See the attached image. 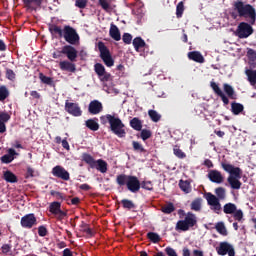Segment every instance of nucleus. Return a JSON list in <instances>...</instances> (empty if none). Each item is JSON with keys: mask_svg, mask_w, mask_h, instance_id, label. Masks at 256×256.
<instances>
[{"mask_svg": "<svg viewBox=\"0 0 256 256\" xmlns=\"http://www.w3.org/2000/svg\"><path fill=\"white\" fill-rule=\"evenodd\" d=\"M231 17L233 19L238 17L246 19L245 22H240L237 26L236 35L238 38H249V35L254 33L253 25L256 24V8L251 3H245L242 0L234 1Z\"/></svg>", "mask_w": 256, "mask_h": 256, "instance_id": "1", "label": "nucleus"}, {"mask_svg": "<svg viewBox=\"0 0 256 256\" xmlns=\"http://www.w3.org/2000/svg\"><path fill=\"white\" fill-rule=\"evenodd\" d=\"M49 31L52 35H58V38H64V40L68 42V45L62 47V53L67 56V59L75 63V61H77L78 52L74 45H79L80 36L79 33H77V30L74 29V26L66 24L64 29H61V26L51 24V26H49Z\"/></svg>", "mask_w": 256, "mask_h": 256, "instance_id": "2", "label": "nucleus"}, {"mask_svg": "<svg viewBox=\"0 0 256 256\" xmlns=\"http://www.w3.org/2000/svg\"><path fill=\"white\" fill-rule=\"evenodd\" d=\"M100 122L103 125L109 123V129L117 137H126V126L118 114H104L100 116Z\"/></svg>", "mask_w": 256, "mask_h": 256, "instance_id": "3", "label": "nucleus"}, {"mask_svg": "<svg viewBox=\"0 0 256 256\" xmlns=\"http://www.w3.org/2000/svg\"><path fill=\"white\" fill-rule=\"evenodd\" d=\"M179 220L176 222L177 232H188L189 229L195 227L198 223L196 213L178 209Z\"/></svg>", "mask_w": 256, "mask_h": 256, "instance_id": "4", "label": "nucleus"}, {"mask_svg": "<svg viewBox=\"0 0 256 256\" xmlns=\"http://www.w3.org/2000/svg\"><path fill=\"white\" fill-rule=\"evenodd\" d=\"M221 167L225 172H228V183L233 190H240L242 186V169L241 167H235L234 165L229 164V162H221Z\"/></svg>", "mask_w": 256, "mask_h": 256, "instance_id": "5", "label": "nucleus"}, {"mask_svg": "<svg viewBox=\"0 0 256 256\" xmlns=\"http://www.w3.org/2000/svg\"><path fill=\"white\" fill-rule=\"evenodd\" d=\"M225 197L226 188L223 187L215 188V195H213V192H204V198L210 206L211 211L218 214L222 213V204L220 199H225Z\"/></svg>", "mask_w": 256, "mask_h": 256, "instance_id": "6", "label": "nucleus"}, {"mask_svg": "<svg viewBox=\"0 0 256 256\" xmlns=\"http://www.w3.org/2000/svg\"><path fill=\"white\" fill-rule=\"evenodd\" d=\"M211 89L216 93V95H219L222 102H224V105H229V98L231 100H237V93L231 84H223L224 91H222L217 82H211Z\"/></svg>", "mask_w": 256, "mask_h": 256, "instance_id": "7", "label": "nucleus"}, {"mask_svg": "<svg viewBox=\"0 0 256 256\" xmlns=\"http://www.w3.org/2000/svg\"><path fill=\"white\" fill-rule=\"evenodd\" d=\"M116 183L118 185H126L130 192H139L141 190V181L138 179V176L132 174H118L116 176Z\"/></svg>", "mask_w": 256, "mask_h": 256, "instance_id": "8", "label": "nucleus"}, {"mask_svg": "<svg viewBox=\"0 0 256 256\" xmlns=\"http://www.w3.org/2000/svg\"><path fill=\"white\" fill-rule=\"evenodd\" d=\"M82 160L87 163L92 169H98V172L106 174L108 172V162L99 158L95 160L91 153H82Z\"/></svg>", "mask_w": 256, "mask_h": 256, "instance_id": "9", "label": "nucleus"}, {"mask_svg": "<svg viewBox=\"0 0 256 256\" xmlns=\"http://www.w3.org/2000/svg\"><path fill=\"white\" fill-rule=\"evenodd\" d=\"M98 49L100 51V59H102V61H104L105 65H107V68H112L115 61L110 52V49L107 47V45H105V42L100 40L98 42Z\"/></svg>", "mask_w": 256, "mask_h": 256, "instance_id": "10", "label": "nucleus"}, {"mask_svg": "<svg viewBox=\"0 0 256 256\" xmlns=\"http://www.w3.org/2000/svg\"><path fill=\"white\" fill-rule=\"evenodd\" d=\"M94 71L96 72V75H98L100 81H111V72H107L105 66H103V63H95Z\"/></svg>", "mask_w": 256, "mask_h": 256, "instance_id": "11", "label": "nucleus"}, {"mask_svg": "<svg viewBox=\"0 0 256 256\" xmlns=\"http://www.w3.org/2000/svg\"><path fill=\"white\" fill-rule=\"evenodd\" d=\"M216 251L218 252V255L221 256H235V250L228 241H221L219 247L216 248Z\"/></svg>", "mask_w": 256, "mask_h": 256, "instance_id": "12", "label": "nucleus"}, {"mask_svg": "<svg viewBox=\"0 0 256 256\" xmlns=\"http://www.w3.org/2000/svg\"><path fill=\"white\" fill-rule=\"evenodd\" d=\"M20 224L26 229H31L35 225H38V220L35 216V213H26L25 216H22Z\"/></svg>", "mask_w": 256, "mask_h": 256, "instance_id": "13", "label": "nucleus"}, {"mask_svg": "<svg viewBox=\"0 0 256 256\" xmlns=\"http://www.w3.org/2000/svg\"><path fill=\"white\" fill-rule=\"evenodd\" d=\"M52 174L53 176H56L57 179H62V181H70L71 179L70 172H68L62 165L53 167Z\"/></svg>", "mask_w": 256, "mask_h": 256, "instance_id": "14", "label": "nucleus"}, {"mask_svg": "<svg viewBox=\"0 0 256 256\" xmlns=\"http://www.w3.org/2000/svg\"><path fill=\"white\" fill-rule=\"evenodd\" d=\"M65 110L68 112V114H71L72 116H82L83 114L79 102H70L69 100H66Z\"/></svg>", "mask_w": 256, "mask_h": 256, "instance_id": "15", "label": "nucleus"}, {"mask_svg": "<svg viewBox=\"0 0 256 256\" xmlns=\"http://www.w3.org/2000/svg\"><path fill=\"white\" fill-rule=\"evenodd\" d=\"M104 107H103V102H101L100 100H91V102H89L88 105V111L89 114H100L101 111H103Z\"/></svg>", "mask_w": 256, "mask_h": 256, "instance_id": "16", "label": "nucleus"}, {"mask_svg": "<svg viewBox=\"0 0 256 256\" xmlns=\"http://www.w3.org/2000/svg\"><path fill=\"white\" fill-rule=\"evenodd\" d=\"M208 179L212 183H223L224 176L222 172L219 171V169H210V171L208 172Z\"/></svg>", "mask_w": 256, "mask_h": 256, "instance_id": "17", "label": "nucleus"}, {"mask_svg": "<svg viewBox=\"0 0 256 256\" xmlns=\"http://www.w3.org/2000/svg\"><path fill=\"white\" fill-rule=\"evenodd\" d=\"M59 68L60 70L67 72H76L77 70L76 63H74V61H70V59H68V61H60Z\"/></svg>", "mask_w": 256, "mask_h": 256, "instance_id": "18", "label": "nucleus"}, {"mask_svg": "<svg viewBox=\"0 0 256 256\" xmlns=\"http://www.w3.org/2000/svg\"><path fill=\"white\" fill-rule=\"evenodd\" d=\"M3 179L7 183H18V181H19L18 176H16V174H14V172H11L10 169H7V171L4 172Z\"/></svg>", "mask_w": 256, "mask_h": 256, "instance_id": "19", "label": "nucleus"}, {"mask_svg": "<svg viewBox=\"0 0 256 256\" xmlns=\"http://www.w3.org/2000/svg\"><path fill=\"white\" fill-rule=\"evenodd\" d=\"M244 109L245 107L244 105H242V102H236V100H234V102H231L232 114L239 115L242 113V111H244Z\"/></svg>", "mask_w": 256, "mask_h": 256, "instance_id": "20", "label": "nucleus"}, {"mask_svg": "<svg viewBox=\"0 0 256 256\" xmlns=\"http://www.w3.org/2000/svg\"><path fill=\"white\" fill-rule=\"evenodd\" d=\"M110 37L113 38V40H121V33L119 31V28L116 24L110 25V31H109Z\"/></svg>", "mask_w": 256, "mask_h": 256, "instance_id": "21", "label": "nucleus"}, {"mask_svg": "<svg viewBox=\"0 0 256 256\" xmlns=\"http://www.w3.org/2000/svg\"><path fill=\"white\" fill-rule=\"evenodd\" d=\"M133 47L136 51H140V49H143V47H147V42L141 36H138L133 39Z\"/></svg>", "mask_w": 256, "mask_h": 256, "instance_id": "22", "label": "nucleus"}, {"mask_svg": "<svg viewBox=\"0 0 256 256\" xmlns=\"http://www.w3.org/2000/svg\"><path fill=\"white\" fill-rule=\"evenodd\" d=\"M188 59L196 61L197 63H204L205 58L201 52H188Z\"/></svg>", "mask_w": 256, "mask_h": 256, "instance_id": "23", "label": "nucleus"}, {"mask_svg": "<svg viewBox=\"0 0 256 256\" xmlns=\"http://www.w3.org/2000/svg\"><path fill=\"white\" fill-rule=\"evenodd\" d=\"M85 125L87 128H89V130H93L94 132H96L100 128V123L98 122V119H87V121H85Z\"/></svg>", "mask_w": 256, "mask_h": 256, "instance_id": "24", "label": "nucleus"}, {"mask_svg": "<svg viewBox=\"0 0 256 256\" xmlns=\"http://www.w3.org/2000/svg\"><path fill=\"white\" fill-rule=\"evenodd\" d=\"M202 204H203V198L202 197H196L191 202L190 206L193 211H201L202 210Z\"/></svg>", "mask_w": 256, "mask_h": 256, "instance_id": "25", "label": "nucleus"}, {"mask_svg": "<svg viewBox=\"0 0 256 256\" xmlns=\"http://www.w3.org/2000/svg\"><path fill=\"white\" fill-rule=\"evenodd\" d=\"M130 125H131V128H133L134 130H138V131H141V132H142L143 123H142V121L138 118V116H134V118L131 119Z\"/></svg>", "mask_w": 256, "mask_h": 256, "instance_id": "26", "label": "nucleus"}, {"mask_svg": "<svg viewBox=\"0 0 256 256\" xmlns=\"http://www.w3.org/2000/svg\"><path fill=\"white\" fill-rule=\"evenodd\" d=\"M179 188L183 190L185 193H189L192 190L191 182L190 181H184L183 179H180L179 181Z\"/></svg>", "mask_w": 256, "mask_h": 256, "instance_id": "27", "label": "nucleus"}, {"mask_svg": "<svg viewBox=\"0 0 256 256\" xmlns=\"http://www.w3.org/2000/svg\"><path fill=\"white\" fill-rule=\"evenodd\" d=\"M39 79L42 81V84H48L49 86H52L54 84L53 77H48L47 75H44V72H39Z\"/></svg>", "mask_w": 256, "mask_h": 256, "instance_id": "28", "label": "nucleus"}, {"mask_svg": "<svg viewBox=\"0 0 256 256\" xmlns=\"http://www.w3.org/2000/svg\"><path fill=\"white\" fill-rule=\"evenodd\" d=\"M246 76H247L250 84H252L254 86L256 84V70L247 69Z\"/></svg>", "mask_w": 256, "mask_h": 256, "instance_id": "29", "label": "nucleus"}, {"mask_svg": "<svg viewBox=\"0 0 256 256\" xmlns=\"http://www.w3.org/2000/svg\"><path fill=\"white\" fill-rule=\"evenodd\" d=\"M132 146H133V151H136L138 153H147V149H145V146H143L141 142H136V140H133Z\"/></svg>", "mask_w": 256, "mask_h": 256, "instance_id": "30", "label": "nucleus"}, {"mask_svg": "<svg viewBox=\"0 0 256 256\" xmlns=\"http://www.w3.org/2000/svg\"><path fill=\"white\" fill-rule=\"evenodd\" d=\"M224 213H233L235 218V211H237V205L233 204L232 202H228L227 204H224Z\"/></svg>", "mask_w": 256, "mask_h": 256, "instance_id": "31", "label": "nucleus"}, {"mask_svg": "<svg viewBox=\"0 0 256 256\" xmlns=\"http://www.w3.org/2000/svg\"><path fill=\"white\" fill-rule=\"evenodd\" d=\"M148 114L150 116V119L155 123L161 121V114H159L156 109H149Z\"/></svg>", "mask_w": 256, "mask_h": 256, "instance_id": "32", "label": "nucleus"}, {"mask_svg": "<svg viewBox=\"0 0 256 256\" xmlns=\"http://www.w3.org/2000/svg\"><path fill=\"white\" fill-rule=\"evenodd\" d=\"M217 232L219 234H222L223 236H227L228 231H227V227L225 225V222H217L215 225Z\"/></svg>", "mask_w": 256, "mask_h": 256, "instance_id": "33", "label": "nucleus"}, {"mask_svg": "<svg viewBox=\"0 0 256 256\" xmlns=\"http://www.w3.org/2000/svg\"><path fill=\"white\" fill-rule=\"evenodd\" d=\"M60 202H52L49 206V211L59 219Z\"/></svg>", "mask_w": 256, "mask_h": 256, "instance_id": "34", "label": "nucleus"}, {"mask_svg": "<svg viewBox=\"0 0 256 256\" xmlns=\"http://www.w3.org/2000/svg\"><path fill=\"white\" fill-rule=\"evenodd\" d=\"M161 211L167 214L173 213L175 211V204H173V202H169L161 207Z\"/></svg>", "mask_w": 256, "mask_h": 256, "instance_id": "35", "label": "nucleus"}, {"mask_svg": "<svg viewBox=\"0 0 256 256\" xmlns=\"http://www.w3.org/2000/svg\"><path fill=\"white\" fill-rule=\"evenodd\" d=\"M173 153L174 155H176V158L184 159L187 157L185 151H182V149H180V146L177 145L174 146Z\"/></svg>", "mask_w": 256, "mask_h": 256, "instance_id": "36", "label": "nucleus"}, {"mask_svg": "<svg viewBox=\"0 0 256 256\" xmlns=\"http://www.w3.org/2000/svg\"><path fill=\"white\" fill-rule=\"evenodd\" d=\"M147 237L152 243H159L161 241V236L157 232H148Z\"/></svg>", "mask_w": 256, "mask_h": 256, "instance_id": "37", "label": "nucleus"}, {"mask_svg": "<svg viewBox=\"0 0 256 256\" xmlns=\"http://www.w3.org/2000/svg\"><path fill=\"white\" fill-rule=\"evenodd\" d=\"M140 137L143 141L150 139L152 137V130H148L147 128H141Z\"/></svg>", "mask_w": 256, "mask_h": 256, "instance_id": "38", "label": "nucleus"}, {"mask_svg": "<svg viewBox=\"0 0 256 256\" xmlns=\"http://www.w3.org/2000/svg\"><path fill=\"white\" fill-rule=\"evenodd\" d=\"M121 203H122L124 209H129V210L135 209V204L132 201V199H122Z\"/></svg>", "mask_w": 256, "mask_h": 256, "instance_id": "39", "label": "nucleus"}, {"mask_svg": "<svg viewBox=\"0 0 256 256\" xmlns=\"http://www.w3.org/2000/svg\"><path fill=\"white\" fill-rule=\"evenodd\" d=\"M43 0H23L24 5L26 8L34 9V5H41Z\"/></svg>", "mask_w": 256, "mask_h": 256, "instance_id": "40", "label": "nucleus"}, {"mask_svg": "<svg viewBox=\"0 0 256 256\" xmlns=\"http://www.w3.org/2000/svg\"><path fill=\"white\" fill-rule=\"evenodd\" d=\"M9 96V90L7 86H0V101L6 100Z\"/></svg>", "mask_w": 256, "mask_h": 256, "instance_id": "41", "label": "nucleus"}, {"mask_svg": "<svg viewBox=\"0 0 256 256\" xmlns=\"http://www.w3.org/2000/svg\"><path fill=\"white\" fill-rule=\"evenodd\" d=\"M184 10H185V5H184L183 1H180L176 7V16L178 18L182 17Z\"/></svg>", "mask_w": 256, "mask_h": 256, "instance_id": "42", "label": "nucleus"}, {"mask_svg": "<svg viewBox=\"0 0 256 256\" xmlns=\"http://www.w3.org/2000/svg\"><path fill=\"white\" fill-rule=\"evenodd\" d=\"M140 188H143L144 190H154L152 181H141Z\"/></svg>", "mask_w": 256, "mask_h": 256, "instance_id": "43", "label": "nucleus"}, {"mask_svg": "<svg viewBox=\"0 0 256 256\" xmlns=\"http://www.w3.org/2000/svg\"><path fill=\"white\" fill-rule=\"evenodd\" d=\"M243 218H244V213L242 209H237V206H236V211H234V219L237 220L238 222H242Z\"/></svg>", "mask_w": 256, "mask_h": 256, "instance_id": "44", "label": "nucleus"}, {"mask_svg": "<svg viewBox=\"0 0 256 256\" xmlns=\"http://www.w3.org/2000/svg\"><path fill=\"white\" fill-rule=\"evenodd\" d=\"M81 227H83V232L88 234V236H94L93 229L87 225V222H82Z\"/></svg>", "mask_w": 256, "mask_h": 256, "instance_id": "45", "label": "nucleus"}, {"mask_svg": "<svg viewBox=\"0 0 256 256\" xmlns=\"http://www.w3.org/2000/svg\"><path fill=\"white\" fill-rule=\"evenodd\" d=\"M111 3L112 1H108V0H99V4L101 5V8H103V10H106L107 12L110 10L111 8Z\"/></svg>", "mask_w": 256, "mask_h": 256, "instance_id": "46", "label": "nucleus"}, {"mask_svg": "<svg viewBox=\"0 0 256 256\" xmlns=\"http://www.w3.org/2000/svg\"><path fill=\"white\" fill-rule=\"evenodd\" d=\"M11 119L10 114H8V112H1L0 113V121L1 123H4V125H6V123Z\"/></svg>", "mask_w": 256, "mask_h": 256, "instance_id": "47", "label": "nucleus"}, {"mask_svg": "<svg viewBox=\"0 0 256 256\" xmlns=\"http://www.w3.org/2000/svg\"><path fill=\"white\" fill-rule=\"evenodd\" d=\"M88 0H76V8L84 9L87 8Z\"/></svg>", "mask_w": 256, "mask_h": 256, "instance_id": "48", "label": "nucleus"}, {"mask_svg": "<svg viewBox=\"0 0 256 256\" xmlns=\"http://www.w3.org/2000/svg\"><path fill=\"white\" fill-rule=\"evenodd\" d=\"M133 40V36L131 33H124L123 34V41L126 45H131V42Z\"/></svg>", "mask_w": 256, "mask_h": 256, "instance_id": "49", "label": "nucleus"}, {"mask_svg": "<svg viewBox=\"0 0 256 256\" xmlns=\"http://www.w3.org/2000/svg\"><path fill=\"white\" fill-rule=\"evenodd\" d=\"M38 234H39V236H47V234H48L47 227H45V225H40L38 227Z\"/></svg>", "mask_w": 256, "mask_h": 256, "instance_id": "50", "label": "nucleus"}, {"mask_svg": "<svg viewBox=\"0 0 256 256\" xmlns=\"http://www.w3.org/2000/svg\"><path fill=\"white\" fill-rule=\"evenodd\" d=\"M12 250V246L10 243H4L2 246V252L4 255H8V252Z\"/></svg>", "mask_w": 256, "mask_h": 256, "instance_id": "51", "label": "nucleus"}, {"mask_svg": "<svg viewBox=\"0 0 256 256\" xmlns=\"http://www.w3.org/2000/svg\"><path fill=\"white\" fill-rule=\"evenodd\" d=\"M50 195L55 196L57 199H65L63 192L57 190H51Z\"/></svg>", "mask_w": 256, "mask_h": 256, "instance_id": "52", "label": "nucleus"}, {"mask_svg": "<svg viewBox=\"0 0 256 256\" xmlns=\"http://www.w3.org/2000/svg\"><path fill=\"white\" fill-rule=\"evenodd\" d=\"M165 252H166V255L168 256H178V252H176V250H174V248H171L170 246L165 248Z\"/></svg>", "mask_w": 256, "mask_h": 256, "instance_id": "53", "label": "nucleus"}, {"mask_svg": "<svg viewBox=\"0 0 256 256\" xmlns=\"http://www.w3.org/2000/svg\"><path fill=\"white\" fill-rule=\"evenodd\" d=\"M67 212L62 211L61 209V202H59V210H58V220H64L66 218Z\"/></svg>", "mask_w": 256, "mask_h": 256, "instance_id": "54", "label": "nucleus"}, {"mask_svg": "<svg viewBox=\"0 0 256 256\" xmlns=\"http://www.w3.org/2000/svg\"><path fill=\"white\" fill-rule=\"evenodd\" d=\"M6 77H7V79H11V80L15 79L16 75H15L14 70H12L11 68H7L6 69Z\"/></svg>", "mask_w": 256, "mask_h": 256, "instance_id": "55", "label": "nucleus"}, {"mask_svg": "<svg viewBox=\"0 0 256 256\" xmlns=\"http://www.w3.org/2000/svg\"><path fill=\"white\" fill-rule=\"evenodd\" d=\"M247 56H248V59H250L251 61H255L256 59L255 49H248Z\"/></svg>", "mask_w": 256, "mask_h": 256, "instance_id": "56", "label": "nucleus"}, {"mask_svg": "<svg viewBox=\"0 0 256 256\" xmlns=\"http://www.w3.org/2000/svg\"><path fill=\"white\" fill-rule=\"evenodd\" d=\"M204 165L209 168V172L212 169V167H214L213 161L210 160L209 158H206V160H204Z\"/></svg>", "mask_w": 256, "mask_h": 256, "instance_id": "57", "label": "nucleus"}, {"mask_svg": "<svg viewBox=\"0 0 256 256\" xmlns=\"http://www.w3.org/2000/svg\"><path fill=\"white\" fill-rule=\"evenodd\" d=\"M35 169L33 167H27V172H26V179H29L30 176H34Z\"/></svg>", "mask_w": 256, "mask_h": 256, "instance_id": "58", "label": "nucleus"}, {"mask_svg": "<svg viewBox=\"0 0 256 256\" xmlns=\"http://www.w3.org/2000/svg\"><path fill=\"white\" fill-rule=\"evenodd\" d=\"M1 162H5V163L11 162L10 152L6 153L4 156L1 157Z\"/></svg>", "mask_w": 256, "mask_h": 256, "instance_id": "59", "label": "nucleus"}, {"mask_svg": "<svg viewBox=\"0 0 256 256\" xmlns=\"http://www.w3.org/2000/svg\"><path fill=\"white\" fill-rule=\"evenodd\" d=\"M62 256H74V255H73V252L70 248L65 247L64 250H63Z\"/></svg>", "mask_w": 256, "mask_h": 256, "instance_id": "60", "label": "nucleus"}, {"mask_svg": "<svg viewBox=\"0 0 256 256\" xmlns=\"http://www.w3.org/2000/svg\"><path fill=\"white\" fill-rule=\"evenodd\" d=\"M62 146H63V149H66L67 151H70V144L69 142L67 141V139H62Z\"/></svg>", "mask_w": 256, "mask_h": 256, "instance_id": "61", "label": "nucleus"}, {"mask_svg": "<svg viewBox=\"0 0 256 256\" xmlns=\"http://www.w3.org/2000/svg\"><path fill=\"white\" fill-rule=\"evenodd\" d=\"M15 155H16L15 149H9V156L11 158L10 162H13Z\"/></svg>", "mask_w": 256, "mask_h": 256, "instance_id": "62", "label": "nucleus"}, {"mask_svg": "<svg viewBox=\"0 0 256 256\" xmlns=\"http://www.w3.org/2000/svg\"><path fill=\"white\" fill-rule=\"evenodd\" d=\"M182 254H183V256H191V250H189V248H183ZM194 256H196V255H194Z\"/></svg>", "mask_w": 256, "mask_h": 256, "instance_id": "63", "label": "nucleus"}, {"mask_svg": "<svg viewBox=\"0 0 256 256\" xmlns=\"http://www.w3.org/2000/svg\"><path fill=\"white\" fill-rule=\"evenodd\" d=\"M81 190H91V186H89V183H82L80 186Z\"/></svg>", "mask_w": 256, "mask_h": 256, "instance_id": "64", "label": "nucleus"}]
</instances>
